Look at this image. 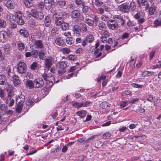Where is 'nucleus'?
Segmentation results:
<instances>
[{"instance_id": "nucleus-1", "label": "nucleus", "mask_w": 161, "mask_h": 161, "mask_svg": "<svg viewBox=\"0 0 161 161\" xmlns=\"http://www.w3.org/2000/svg\"><path fill=\"white\" fill-rule=\"evenodd\" d=\"M34 18L38 20H42L44 18V14L41 11H38L36 9H32L31 10L30 14Z\"/></svg>"}, {"instance_id": "nucleus-2", "label": "nucleus", "mask_w": 161, "mask_h": 161, "mask_svg": "<svg viewBox=\"0 0 161 161\" xmlns=\"http://www.w3.org/2000/svg\"><path fill=\"white\" fill-rule=\"evenodd\" d=\"M70 16L71 18L74 19L83 21L84 18L83 15H81L78 10H74L72 11L70 14Z\"/></svg>"}, {"instance_id": "nucleus-3", "label": "nucleus", "mask_w": 161, "mask_h": 161, "mask_svg": "<svg viewBox=\"0 0 161 161\" xmlns=\"http://www.w3.org/2000/svg\"><path fill=\"white\" fill-rule=\"evenodd\" d=\"M113 19L119 27L123 26L125 23L123 17L120 15H114L113 17Z\"/></svg>"}, {"instance_id": "nucleus-4", "label": "nucleus", "mask_w": 161, "mask_h": 161, "mask_svg": "<svg viewBox=\"0 0 161 161\" xmlns=\"http://www.w3.org/2000/svg\"><path fill=\"white\" fill-rule=\"evenodd\" d=\"M27 65L23 62H19L17 68V71L20 74L24 73L26 70Z\"/></svg>"}, {"instance_id": "nucleus-5", "label": "nucleus", "mask_w": 161, "mask_h": 161, "mask_svg": "<svg viewBox=\"0 0 161 161\" xmlns=\"http://www.w3.org/2000/svg\"><path fill=\"white\" fill-rule=\"evenodd\" d=\"M54 63L53 59L51 57H48L44 59V66L45 68L48 70L52 67Z\"/></svg>"}, {"instance_id": "nucleus-6", "label": "nucleus", "mask_w": 161, "mask_h": 161, "mask_svg": "<svg viewBox=\"0 0 161 161\" xmlns=\"http://www.w3.org/2000/svg\"><path fill=\"white\" fill-rule=\"evenodd\" d=\"M107 25L109 29L113 30H115L120 27L113 19H111L108 20Z\"/></svg>"}, {"instance_id": "nucleus-7", "label": "nucleus", "mask_w": 161, "mask_h": 161, "mask_svg": "<svg viewBox=\"0 0 161 161\" xmlns=\"http://www.w3.org/2000/svg\"><path fill=\"white\" fill-rule=\"evenodd\" d=\"M43 41L41 40H37L35 42H33L32 44H30V47L31 48V47L35 46V48L36 49H42L44 47Z\"/></svg>"}, {"instance_id": "nucleus-8", "label": "nucleus", "mask_w": 161, "mask_h": 161, "mask_svg": "<svg viewBox=\"0 0 161 161\" xmlns=\"http://www.w3.org/2000/svg\"><path fill=\"white\" fill-rule=\"evenodd\" d=\"M94 40L93 36L92 34L87 35L84 40H83L81 42L82 45L85 47L87 45V42L91 43Z\"/></svg>"}, {"instance_id": "nucleus-9", "label": "nucleus", "mask_w": 161, "mask_h": 161, "mask_svg": "<svg viewBox=\"0 0 161 161\" xmlns=\"http://www.w3.org/2000/svg\"><path fill=\"white\" fill-rule=\"evenodd\" d=\"M57 64L60 69H63L58 71V73L62 74L65 72L66 70L64 69L67 67V63L65 61H61L58 62Z\"/></svg>"}, {"instance_id": "nucleus-10", "label": "nucleus", "mask_w": 161, "mask_h": 161, "mask_svg": "<svg viewBox=\"0 0 161 161\" xmlns=\"http://www.w3.org/2000/svg\"><path fill=\"white\" fill-rule=\"evenodd\" d=\"M34 88H37L42 87L44 85V82L42 79H36L34 80Z\"/></svg>"}, {"instance_id": "nucleus-11", "label": "nucleus", "mask_w": 161, "mask_h": 161, "mask_svg": "<svg viewBox=\"0 0 161 161\" xmlns=\"http://www.w3.org/2000/svg\"><path fill=\"white\" fill-rule=\"evenodd\" d=\"M8 40V33L4 31L0 33V41L3 42H4Z\"/></svg>"}, {"instance_id": "nucleus-12", "label": "nucleus", "mask_w": 161, "mask_h": 161, "mask_svg": "<svg viewBox=\"0 0 161 161\" xmlns=\"http://www.w3.org/2000/svg\"><path fill=\"white\" fill-rule=\"evenodd\" d=\"M120 10L123 12H128L130 10L129 5L126 3H123L120 6Z\"/></svg>"}, {"instance_id": "nucleus-13", "label": "nucleus", "mask_w": 161, "mask_h": 161, "mask_svg": "<svg viewBox=\"0 0 161 161\" xmlns=\"http://www.w3.org/2000/svg\"><path fill=\"white\" fill-rule=\"evenodd\" d=\"M67 15V14L64 12L58 11L53 14V17L64 19Z\"/></svg>"}, {"instance_id": "nucleus-14", "label": "nucleus", "mask_w": 161, "mask_h": 161, "mask_svg": "<svg viewBox=\"0 0 161 161\" xmlns=\"http://www.w3.org/2000/svg\"><path fill=\"white\" fill-rule=\"evenodd\" d=\"M20 35L24 38H27L29 34L28 31L25 29H21L19 31Z\"/></svg>"}, {"instance_id": "nucleus-15", "label": "nucleus", "mask_w": 161, "mask_h": 161, "mask_svg": "<svg viewBox=\"0 0 161 161\" xmlns=\"http://www.w3.org/2000/svg\"><path fill=\"white\" fill-rule=\"evenodd\" d=\"M13 82L15 86L19 85L21 83V81L19 79V77L16 75H13L12 76Z\"/></svg>"}, {"instance_id": "nucleus-16", "label": "nucleus", "mask_w": 161, "mask_h": 161, "mask_svg": "<svg viewBox=\"0 0 161 161\" xmlns=\"http://www.w3.org/2000/svg\"><path fill=\"white\" fill-rule=\"evenodd\" d=\"M22 2L25 6L28 8H30L33 6V0H23Z\"/></svg>"}, {"instance_id": "nucleus-17", "label": "nucleus", "mask_w": 161, "mask_h": 161, "mask_svg": "<svg viewBox=\"0 0 161 161\" xmlns=\"http://www.w3.org/2000/svg\"><path fill=\"white\" fill-rule=\"evenodd\" d=\"M24 18V16L20 14L17 15L16 20L18 24L20 25H23L24 24L25 21L23 19Z\"/></svg>"}, {"instance_id": "nucleus-18", "label": "nucleus", "mask_w": 161, "mask_h": 161, "mask_svg": "<svg viewBox=\"0 0 161 161\" xmlns=\"http://www.w3.org/2000/svg\"><path fill=\"white\" fill-rule=\"evenodd\" d=\"M40 67L39 64L36 62L32 63L30 66V69L32 70H38Z\"/></svg>"}, {"instance_id": "nucleus-19", "label": "nucleus", "mask_w": 161, "mask_h": 161, "mask_svg": "<svg viewBox=\"0 0 161 161\" xmlns=\"http://www.w3.org/2000/svg\"><path fill=\"white\" fill-rule=\"evenodd\" d=\"M17 48L20 51H23L25 49V46L24 44L20 40H19L17 42Z\"/></svg>"}, {"instance_id": "nucleus-20", "label": "nucleus", "mask_w": 161, "mask_h": 161, "mask_svg": "<svg viewBox=\"0 0 161 161\" xmlns=\"http://www.w3.org/2000/svg\"><path fill=\"white\" fill-rule=\"evenodd\" d=\"M53 18L55 23L57 26H60L64 21V19L53 17Z\"/></svg>"}, {"instance_id": "nucleus-21", "label": "nucleus", "mask_w": 161, "mask_h": 161, "mask_svg": "<svg viewBox=\"0 0 161 161\" xmlns=\"http://www.w3.org/2000/svg\"><path fill=\"white\" fill-rule=\"evenodd\" d=\"M5 6L8 9H13L15 8V3L12 1L9 0L6 2Z\"/></svg>"}, {"instance_id": "nucleus-22", "label": "nucleus", "mask_w": 161, "mask_h": 161, "mask_svg": "<svg viewBox=\"0 0 161 161\" xmlns=\"http://www.w3.org/2000/svg\"><path fill=\"white\" fill-rule=\"evenodd\" d=\"M56 44L58 46L64 47L65 45L63 39L60 37L57 38L55 40Z\"/></svg>"}, {"instance_id": "nucleus-23", "label": "nucleus", "mask_w": 161, "mask_h": 161, "mask_svg": "<svg viewBox=\"0 0 161 161\" xmlns=\"http://www.w3.org/2000/svg\"><path fill=\"white\" fill-rule=\"evenodd\" d=\"M73 31L75 34L79 35L81 32L80 27L78 25H75L73 27Z\"/></svg>"}, {"instance_id": "nucleus-24", "label": "nucleus", "mask_w": 161, "mask_h": 161, "mask_svg": "<svg viewBox=\"0 0 161 161\" xmlns=\"http://www.w3.org/2000/svg\"><path fill=\"white\" fill-rule=\"evenodd\" d=\"M25 99V97L23 95H21L16 99V103L17 104H20V105H23Z\"/></svg>"}, {"instance_id": "nucleus-25", "label": "nucleus", "mask_w": 161, "mask_h": 161, "mask_svg": "<svg viewBox=\"0 0 161 161\" xmlns=\"http://www.w3.org/2000/svg\"><path fill=\"white\" fill-rule=\"evenodd\" d=\"M7 83L6 76L4 75H0V85H5Z\"/></svg>"}, {"instance_id": "nucleus-26", "label": "nucleus", "mask_w": 161, "mask_h": 161, "mask_svg": "<svg viewBox=\"0 0 161 161\" xmlns=\"http://www.w3.org/2000/svg\"><path fill=\"white\" fill-rule=\"evenodd\" d=\"M148 9H149L148 12L149 14L152 15L154 14V12L156 10V7L154 4H151Z\"/></svg>"}, {"instance_id": "nucleus-27", "label": "nucleus", "mask_w": 161, "mask_h": 161, "mask_svg": "<svg viewBox=\"0 0 161 161\" xmlns=\"http://www.w3.org/2000/svg\"><path fill=\"white\" fill-rule=\"evenodd\" d=\"M51 18L50 16L47 15L45 19L44 24L46 27L49 26L51 24Z\"/></svg>"}, {"instance_id": "nucleus-28", "label": "nucleus", "mask_w": 161, "mask_h": 161, "mask_svg": "<svg viewBox=\"0 0 161 161\" xmlns=\"http://www.w3.org/2000/svg\"><path fill=\"white\" fill-rule=\"evenodd\" d=\"M97 19H95V21H94L91 19L86 18L85 22L89 26H92L94 25L95 21L97 22Z\"/></svg>"}, {"instance_id": "nucleus-29", "label": "nucleus", "mask_w": 161, "mask_h": 161, "mask_svg": "<svg viewBox=\"0 0 161 161\" xmlns=\"http://www.w3.org/2000/svg\"><path fill=\"white\" fill-rule=\"evenodd\" d=\"M87 113L86 111L85 110L77 111L76 112V114L79 116L81 118H83L85 117Z\"/></svg>"}, {"instance_id": "nucleus-30", "label": "nucleus", "mask_w": 161, "mask_h": 161, "mask_svg": "<svg viewBox=\"0 0 161 161\" xmlns=\"http://www.w3.org/2000/svg\"><path fill=\"white\" fill-rule=\"evenodd\" d=\"M7 108L6 107L4 104L0 105V114H6Z\"/></svg>"}, {"instance_id": "nucleus-31", "label": "nucleus", "mask_w": 161, "mask_h": 161, "mask_svg": "<svg viewBox=\"0 0 161 161\" xmlns=\"http://www.w3.org/2000/svg\"><path fill=\"white\" fill-rule=\"evenodd\" d=\"M10 46L8 44H6L3 47V51L6 54H9L11 51Z\"/></svg>"}, {"instance_id": "nucleus-32", "label": "nucleus", "mask_w": 161, "mask_h": 161, "mask_svg": "<svg viewBox=\"0 0 161 161\" xmlns=\"http://www.w3.org/2000/svg\"><path fill=\"white\" fill-rule=\"evenodd\" d=\"M60 28L63 31L68 30L69 28V24L64 21V23L60 25Z\"/></svg>"}, {"instance_id": "nucleus-33", "label": "nucleus", "mask_w": 161, "mask_h": 161, "mask_svg": "<svg viewBox=\"0 0 161 161\" xmlns=\"http://www.w3.org/2000/svg\"><path fill=\"white\" fill-rule=\"evenodd\" d=\"M35 100L33 98L32 96H29L26 102V105L27 106H30L33 104Z\"/></svg>"}, {"instance_id": "nucleus-34", "label": "nucleus", "mask_w": 161, "mask_h": 161, "mask_svg": "<svg viewBox=\"0 0 161 161\" xmlns=\"http://www.w3.org/2000/svg\"><path fill=\"white\" fill-rule=\"evenodd\" d=\"M99 30L101 31H105L106 29V26L105 23L103 22H102L99 24L98 25Z\"/></svg>"}, {"instance_id": "nucleus-35", "label": "nucleus", "mask_w": 161, "mask_h": 161, "mask_svg": "<svg viewBox=\"0 0 161 161\" xmlns=\"http://www.w3.org/2000/svg\"><path fill=\"white\" fill-rule=\"evenodd\" d=\"M60 51L64 54H67L70 52L71 51L69 48L64 47L61 49Z\"/></svg>"}, {"instance_id": "nucleus-36", "label": "nucleus", "mask_w": 161, "mask_h": 161, "mask_svg": "<svg viewBox=\"0 0 161 161\" xmlns=\"http://www.w3.org/2000/svg\"><path fill=\"white\" fill-rule=\"evenodd\" d=\"M110 104L107 102H104L101 103L100 104V107L104 109H108L109 107Z\"/></svg>"}, {"instance_id": "nucleus-37", "label": "nucleus", "mask_w": 161, "mask_h": 161, "mask_svg": "<svg viewBox=\"0 0 161 161\" xmlns=\"http://www.w3.org/2000/svg\"><path fill=\"white\" fill-rule=\"evenodd\" d=\"M42 76L43 79L46 81L47 84H49L50 83H51L52 84V81L51 82L49 80L50 77L49 76H48L46 74H44L42 75Z\"/></svg>"}, {"instance_id": "nucleus-38", "label": "nucleus", "mask_w": 161, "mask_h": 161, "mask_svg": "<svg viewBox=\"0 0 161 161\" xmlns=\"http://www.w3.org/2000/svg\"><path fill=\"white\" fill-rule=\"evenodd\" d=\"M59 29L57 27H54L51 31L52 35L53 36H55L58 34Z\"/></svg>"}, {"instance_id": "nucleus-39", "label": "nucleus", "mask_w": 161, "mask_h": 161, "mask_svg": "<svg viewBox=\"0 0 161 161\" xmlns=\"http://www.w3.org/2000/svg\"><path fill=\"white\" fill-rule=\"evenodd\" d=\"M66 0H59L57 4L60 7L62 8L66 5Z\"/></svg>"}, {"instance_id": "nucleus-40", "label": "nucleus", "mask_w": 161, "mask_h": 161, "mask_svg": "<svg viewBox=\"0 0 161 161\" xmlns=\"http://www.w3.org/2000/svg\"><path fill=\"white\" fill-rule=\"evenodd\" d=\"M147 0H141V4L142 5L145 7V10L148 9L149 7V4L147 1Z\"/></svg>"}, {"instance_id": "nucleus-41", "label": "nucleus", "mask_w": 161, "mask_h": 161, "mask_svg": "<svg viewBox=\"0 0 161 161\" xmlns=\"http://www.w3.org/2000/svg\"><path fill=\"white\" fill-rule=\"evenodd\" d=\"M130 9L134 11L136 8V2H132L130 4Z\"/></svg>"}, {"instance_id": "nucleus-42", "label": "nucleus", "mask_w": 161, "mask_h": 161, "mask_svg": "<svg viewBox=\"0 0 161 161\" xmlns=\"http://www.w3.org/2000/svg\"><path fill=\"white\" fill-rule=\"evenodd\" d=\"M26 85L27 87L30 88L34 87V81L33 82L32 80H27L26 82Z\"/></svg>"}, {"instance_id": "nucleus-43", "label": "nucleus", "mask_w": 161, "mask_h": 161, "mask_svg": "<svg viewBox=\"0 0 161 161\" xmlns=\"http://www.w3.org/2000/svg\"><path fill=\"white\" fill-rule=\"evenodd\" d=\"M0 58L1 61L3 64H7L8 62V60L6 57L5 56L4 54H3V55L2 57H0Z\"/></svg>"}, {"instance_id": "nucleus-44", "label": "nucleus", "mask_w": 161, "mask_h": 161, "mask_svg": "<svg viewBox=\"0 0 161 161\" xmlns=\"http://www.w3.org/2000/svg\"><path fill=\"white\" fill-rule=\"evenodd\" d=\"M67 59L70 61H75L77 59V57L75 55L70 54L67 57Z\"/></svg>"}, {"instance_id": "nucleus-45", "label": "nucleus", "mask_w": 161, "mask_h": 161, "mask_svg": "<svg viewBox=\"0 0 161 161\" xmlns=\"http://www.w3.org/2000/svg\"><path fill=\"white\" fill-rule=\"evenodd\" d=\"M80 28L81 29V31H82L84 32H86L87 30V26L84 23H81L80 25Z\"/></svg>"}, {"instance_id": "nucleus-46", "label": "nucleus", "mask_w": 161, "mask_h": 161, "mask_svg": "<svg viewBox=\"0 0 161 161\" xmlns=\"http://www.w3.org/2000/svg\"><path fill=\"white\" fill-rule=\"evenodd\" d=\"M7 25L6 21L3 19H0V27L4 28Z\"/></svg>"}, {"instance_id": "nucleus-47", "label": "nucleus", "mask_w": 161, "mask_h": 161, "mask_svg": "<svg viewBox=\"0 0 161 161\" xmlns=\"http://www.w3.org/2000/svg\"><path fill=\"white\" fill-rule=\"evenodd\" d=\"M38 54L40 59L43 60L45 57V54L44 53L43 50H41L40 51L38 52Z\"/></svg>"}, {"instance_id": "nucleus-48", "label": "nucleus", "mask_w": 161, "mask_h": 161, "mask_svg": "<svg viewBox=\"0 0 161 161\" xmlns=\"http://www.w3.org/2000/svg\"><path fill=\"white\" fill-rule=\"evenodd\" d=\"M82 11L83 13L86 14L89 12V7L87 6H85L84 5V6H82Z\"/></svg>"}, {"instance_id": "nucleus-49", "label": "nucleus", "mask_w": 161, "mask_h": 161, "mask_svg": "<svg viewBox=\"0 0 161 161\" xmlns=\"http://www.w3.org/2000/svg\"><path fill=\"white\" fill-rule=\"evenodd\" d=\"M31 56L33 58H36L38 56V52L37 50H33L31 51Z\"/></svg>"}, {"instance_id": "nucleus-50", "label": "nucleus", "mask_w": 161, "mask_h": 161, "mask_svg": "<svg viewBox=\"0 0 161 161\" xmlns=\"http://www.w3.org/2000/svg\"><path fill=\"white\" fill-rule=\"evenodd\" d=\"M110 133L107 132L104 134L102 136V138L104 139H108L111 136Z\"/></svg>"}, {"instance_id": "nucleus-51", "label": "nucleus", "mask_w": 161, "mask_h": 161, "mask_svg": "<svg viewBox=\"0 0 161 161\" xmlns=\"http://www.w3.org/2000/svg\"><path fill=\"white\" fill-rule=\"evenodd\" d=\"M75 3L77 5L79 6L81 4L82 6H84V5H85L86 3L85 1H83L82 0H76Z\"/></svg>"}, {"instance_id": "nucleus-52", "label": "nucleus", "mask_w": 161, "mask_h": 161, "mask_svg": "<svg viewBox=\"0 0 161 161\" xmlns=\"http://www.w3.org/2000/svg\"><path fill=\"white\" fill-rule=\"evenodd\" d=\"M17 106L16 108V111L17 113H20L22 110L23 105H20V104H17Z\"/></svg>"}, {"instance_id": "nucleus-53", "label": "nucleus", "mask_w": 161, "mask_h": 161, "mask_svg": "<svg viewBox=\"0 0 161 161\" xmlns=\"http://www.w3.org/2000/svg\"><path fill=\"white\" fill-rule=\"evenodd\" d=\"M66 41L67 44L70 45H71L74 42V41L73 40V39L70 37L67 38Z\"/></svg>"}, {"instance_id": "nucleus-54", "label": "nucleus", "mask_w": 161, "mask_h": 161, "mask_svg": "<svg viewBox=\"0 0 161 161\" xmlns=\"http://www.w3.org/2000/svg\"><path fill=\"white\" fill-rule=\"evenodd\" d=\"M103 3V2L99 0H95L94 2L95 5L97 7L100 6Z\"/></svg>"}, {"instance_id": "nucleus-55", "label": "nucleus", "mask_w": 161, "mask_h": 161, "mask_svg": "<svg viewBox=\"0 0 161 161\" xmlns=\"http://www.w3.org/2000/svg\"><path fill=\"white\" fill-rule=\"evenodd\" d=\"M73 105L76 108H80L82 107V103H80L76 101L74 103Z\"/></svg>"}, {"instance_id": "nucleus-56", "label": "nucleus", "mask_w": 161, "mask_h": 161, "mask_svg": "<svg viewBox=\"0 0 161 161\" xmlns=\"http://www.w3.org/2000/svg\"><path fill=\"white\" fill-rule=\"evenodd\" d=\"M53 4H52V3H44V6L45 7L46 9L47 10H49L51 8L52 6V5Z\"/></svg>"}, {"instance_id": "nucleus-57", "label": "nucleus", "mask_w": 161, "mask_h": 161, "mask_svg": "<svg viewBox=\"0 0 161 161\" xmlns=\"http://www.w3.org/2000/svg\"><path fill=\"white\" fill-rule=\"evenodd\" d=\"M153 24L156 26H161V20H155L154 21Z\"/></svg>"}, {"instance_id": "nucleus-58", "label": "nucleus", "mask_w": 161, "mask_h": 161, "mask_svg": "<svg viewBox=\"0 0 161 161\" xmlns=\"http://www.w3.org/2000/svg\"><path fill=\"white\" fill-rule=\"evenodd\" d=\"M132 86L134 88H142L143 86L142 85H139L135 83L131 84Z\"/></svg>"}, {"instance_id": "nucleus-59", "label": "nucleus", "mask_w": 161, "mask_h": 161, "mask_svg": "<svg viewBox=\"0 0 161 161\" xmlns=\"http://www.w3.org/2000/svg\"><path fill=\"white\" fill-rule=\"evenodd\" d=\"M7 101L8 102L9 101V103L8 104V106L10 107L12 106L14 103V100L11 98H9V100H7Z\"/></svg>"}, {"instance_id": "nucleus-60", "label": "nucleus", "mask_w": 161, "mask_h": 161, "mask_svg": "<svg viewBox=\"0 0 161 161\" xmlns=\"http://www.w3.org/2000/svg\"><path fill=\"white\" fill-rule=\"evenodd\" d=\"M144 74L146 76H148L153 75L154 72H153L147 71L144 72Z\"/></svg>"}, {"instance_id": "nucleus-61", "label": "nucleus", "mask_w": 161, "mask_h": 161, "mask_svg": "<svg viewBox=\"0 0 161 161\" xmlns=\"http://www.w3.org/2000/svg\"><path fill=\"white\" fill-rule=\"evenodd\" d=\"M136 57L134 54H132L131 57V59L130 61V63L133 62V63H135V62L136 59Z\"/></svg>"}, {"instance_id": "nucleus-62", "label": "nucleus", "mask_w": 161, "mask_h": 161, "mask_svg": "<svg viewBox=\"0 0 161 161\" xmlns=\"http://www.w3.org/2000/svg\"><path fill=\"white\" fill-rule=\"evenodd\" d=\"M35 36V35L33 34L31 35L30 40L31 42H32V43L37 40L36 39Z\"/></svg>"}, {"instance_id": "nucleus-63", "label": "nucleus", "mask_w": 161, "mask_h": 161, "mask_svg": "<svg viewBox=\"0 0 161 161\" xmlns=\"http://www.w3.org/2000/svg\"><path fill=\"white\" fill-rule=\"evenodd\" d=\"M107 37L101 35V41L103 43H105V42H107Z\"/></svg>"}, {"instance_id": "nucleus-64", "label": "nucleus", "mask_w": 161, "mask_h": 161, "mask_svg": "<svg viewBox=\"0 0 161 161\" xmlns=\"http://www.w3.org/2000/svg\"><path fill=\"white\" fill-rule=\"evenodd\" d=\"M129 35V34L128 33L125 32L122 35L121 38L122 39H125V38H127L128 37Z\"/></svg>"}]
</instances>
